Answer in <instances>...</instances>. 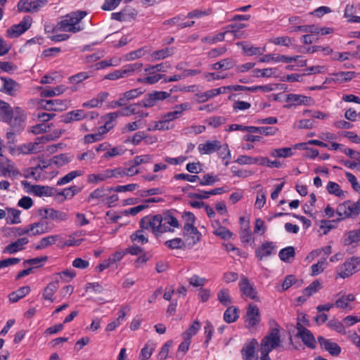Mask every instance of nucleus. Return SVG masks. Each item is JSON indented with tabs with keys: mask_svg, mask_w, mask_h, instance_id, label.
Wrapping results in <instances>:
<instances>
[{
	"mask_svg": "<svg viewBox=\"0 0 360 360\" xmlns=\"http://www.w3.org/2000/svg\"><path fill=\"white\" fill-rule=\"evenodd\" d=\"M62 132L60 131H56L53 134L43 135L37 137L34 142H30L19 146L18 150L19 153L25 155L39 153L43 150V146H41V143H44L50 141H54L59 138Z\"/></svg>",
	"mask_w": 360,
	"mask_h": 360,
	"instance_id": "2",
	"label": "nucleus"
},
{
	"mask_svg": "<svg viewBox=\"0 0 360 360\" xmlns=\"http://www.w3.org/2000/svg\"><path fill=\"white\" fill-rule=\"evenodd\" d=\"M59 288V283L58 281H53L52 282L49 283L47 286L44 288V292H43V297L46 300H49L51 302H53V295L54 293L57 291V290Z\"/></svg>",
	"mask_w": 360,
	"mask_h": 360,
	"instance_id": "37",
	"label": "nucleus"
},
{
	"mask_svg": "<svg viewBox=\"0 0 360 360\" xmlns=\"http://www.w3.org/2000/svg\"><path fill=\"white\" fill-rule=\"evenodd\" d=\"M340 220H342V219L339 217L336 220L321 221L320 228L323 229V234L326 235L331 229L336 228L337 223Z\"/></svg>",
	"mask_w": 360,
	"mask_h": 360,
	"instance_id": "58",
	"label": "nucleus"
},
{
	"mask_svg": "<svg viewBox=\"0 0 360 360\" xmlns=\"http://www.w3.org/2000/svg\"><path fill=\"white\" fill-rule=\"evenodd\" d=\"M83 174V172L81 170H74L69 173H68L66 175L60 178L58 182V186L64 185L66 184L70 183L73 179H75L76 177L80 176Z\"/></svg>",
	"mask_w": 360,
	"mask_h": 360,
	"instance_id": "48",
	"label": "nucleus"
},
{
	"mask_svg": "<svg viewBox=\"0 0 360 360\" xmlns=\"http://www.w3.org/2000/svg\"><path fill=\"white\" fill-rule=\"evenodd\" d=\"M240 233V241L245 244H253L255 243V238L252 236L250 222H246L243 227H241Z\"/></svg>",
	"mask_w": 360,
	"mask_h": 360,
	"instance_id": "34",
	"label": "nucleus"
},
{
	"mask_svg": "<svg viewBox=\"0 0 360 360\" xmlns=\"http://www.w3.org/2000/svg\"><path fill=\"white\" fill-rule=\"evenodd\" d=\"M153 125L148 128L150 131L155 130H160V131H166L170 129H172L174 126L170 124L167 120L164 119L162 116L159 121H156L153 122Z\"/></svg>",
	"mask_w": 360,
	"mask_h": 360,
	"instance_id": "45",
	"label": "nucleus"
},
{
	"mask_svg": "<svg viewBox=\"0 0 360 360\" xmlns=\"http://www.w3.org/2000/svg\"><path fill=\"white\" fill-rule=\"evenodd\" d=\"M30 292V288L29 286H22L18 289L15 292H12L9 294V301L12 303L17 302L21 298L24 297Z\"/></svg>",
	"mask_w": 360,
	"mask_h": 360,
	"instance_id": "42",
	"label": "nucleus"
},
{
	"mask_svg": "<svg viewBox=\"0 0 360 360\" xmlns=\"http://www.w3.org/2000/svg\"><path fill=\"white\" fill-rule=\"evenodd\" d=\"M65 89L64 86H58L53 89H46L41 92L42 97H52L63 94Z\"/></svg>",
	"mask_w": 360,
	"mask_h": 360,
	"instance_id": "52",
	"label": "nucleus"
},
{
	"mask_svg": "<svg viewBox=\"0 0 360 360\" xmlns=\"http://www.w3.org/2000/svg\"><path fill=\"white\" fill-rule=\"evenodd\" d=\"M271 155L274 158H288L292 155L291 148H282L274 149L271 152Z\"/></svg>",
	"mask_w": 360,
	"mask_h": 360,
	"instance_id": "54",
	"label": "nucleus"
},
{
	"mask_svg": "<svg viewBox=\"0 0 360 360\" xmlns=\"http://www.w3.org/2000/svg\"><path fill=\"white\" fill-rule=\"evenodd\" d=\"M52 227L46 221L41 220L30 224V229L32 231L30 236L41 235L49 232Z\"/></svg>",
	"mask_w": 360,
	"mask_h": 360,
	"instance_id": "27",
	"label": "nucleus"
},
{
	"mask_svg": "<svg viewBox=\"0 0 360 360\" xmlns=\"http://www.w3.org/2000/svg\"><path fill=\"white\" fill-rule=\"evenodd\" d=\"M244 319L246 328L257 327L261 321V314L259 307L252 303L249 304L246 309Z\"/></svg>",
	"mask_w": 360,
	"mask_h": 360,
	"instance_id": "8",
	"label": "nucleus"
},
{
	"mask_svg": "<svg viewBox=\"0 0 360 360\" xmlns=\"http://www.w3.org/2000/svg\"><path fill=\"white\" fill-rule=\"evenodd\" d=\"M75 272L70 270H65L54 276L56 281H60V279L64 280L65 282H69L75 276Z\"/></svg>",
	"mask_w": 360,
	"mask_h": 360,
	"instance_id": "60",
	"label": "nucleus"
},
{
	"mask_svg": "<svg viewBox=\"0 0 360 360\" xmlns=\"http://www.w3.org/2000/svg\"><path fill=\"white\" fill-rule=\"evenodd\" d=\"M217 300L224 306L227 307L233 302L228 289L222 288L217 292Z\"/></svg>",
	"mask_w": 360,
	"mask_h": 360,
	"instance_id": "46",
	"label": "nucleus"
},
{
	"mask_svg": "<svg viewBox=\"0 0 360 360\" xmlns=\"http://www.w3.org/2000/svg\"><path fill=\"white\" fill-rule=\"evenodd\" d=\"M174 53V48H165L162 49L157 50L151 53L153 60H160L165 59L169 56H172Z\"/></svg>",
	"mask_w": 360,
	"mask_h": 360,
	"instance_id": "43",
	"label": "nucleus"
},
{
	"mask_svg": "<svg viewBox=\"0 0 360 360\" xmlns=\"http://www.w3.org/2000/svg\"><path fill=\"white\" fill-rule=\"evenodd\" d=\"M141 107L140 102H139L125 107L119 111L121 116H130L137 113L139 108Z\"/></svg>",
	"mask_w": 360,
	"mask_h": 360,
	"instance_id": "59",
	"label": "nucleus"
},
{
	"mask_svg": "<svg viewBox=\"0 0 360 360\" xmlns=\"http://www.w3.org/2000/svg\"><path fill=\"white\" fill-rule=\"evenodd\" d=\"M320 286H321L320 282L319 281L316 280V281H313L309 286L305 288L302 291L304 297L303 298V300H305L306 298L309 297L310 296H311L312 295L316 293L320 288Z\"/></svg>",
	"mask_w": 360,
	"mask_h": 360,
	"instance_id": "51",
	"label": "nucleus"
},
{
	"mask_svg": "<svg viewBox=\"0 0 360 360\" xmlns=\"http://www.w3.org/2000/svg\"><path fill=\"white\" fill-rule=\"evenodd\" d=\"M360 263L359 257H352L346 260L338 269V276L340 278H345L356 273L358 269L357 266Z\"/></svg>",
	"mask_w": 360,
	"mask_h": 360,
	"instance_id": "13",
	"label": "nucleus"
},
{
	"mask_svg": "<svg viewBox=\"0 0 360 360\" xmlns=\"http://www.w3.org/2000/svg\"><path fill=\"white\" fill-rule=\"evenodd\" d=\"M301 58L300 56H288L285 55L280 54H266L264 55L262 58H259V62L260 63H269L271 61H274L275 63H289L292 61H297L298 58Z\"/></svg>",
	"mask_w": 360,
	"mask_h": 360,
	"instance_id": "20",
	"label": "nucleus"
},
{
	"mask_svg": "<svg viewBox=\"0 0 360 360\" xmlns=\"http://www.w3.org/2000/svg\"><path fill=\"white\" fill-rule=\"evenodd\" d=\"M165 75L156 74L137 79V82L143 84H154L158 82Z\"/></svg>",
	"mask_w": 360,
	"mask_h": 360,
	"instance_id": "55",
	"label": "nucleus"
},
{
	"mask_svg": "<svg viewBox=\"0 0 360 360\" xmlns=\"http://www.w3.org/2000/svg\"><path fill=\"white\" fill-rule=\"evenodd\" d=\"M355 77L354 72H339L332 75L331 79L338 83L349 82Z\"/></svg>",
	"mask_w": 360,
	"mask_h": 360,
	"instance_id": "41",
	"label": "nucleus"
},
{
	"mask_svg": "<svg viewBox=\"0 0 360 360\" xmlns=\"http://www.w3.org/2000/svg\"><path fill=\"white\" fill-rule=\"evenodd\" d=\"M318 342L322 349L329 352L332 356H337L341 352V347L336 343L323 336L318 337Z\"/></svg>",
	"mask_w": 360,
	"mask_h": 360,
	"instance_id": "21",
	"label": "nucleus"
},
{
	"mask_svg": "<svg viewBox=\"0 0 360 360\" xmlns=\"http://www.w3.org/2000/svg\"><path fill=\"white\" fill-rule=\"evenodd\" d=\"M165 245L169 249H185L186 248V243L181 238H175L168 240L165 243Z\"/></svg>",
	"mask_w": 360,
	"mask_h": 360,
	"instance_id": "50",
	"label": "nucleus"
},
{
	"mask_svg": "<svg viewBox=\"0 0 360 360\" xmlns=\"http://www.w3.org/2000/svg\"><path fill=\"white\" fill-rule=\"evenodd\" d=\"M176 210H167L161 214L162 227L165 226L167 232H174V229L181 227V224L175 216Z\"/></svg>",
	"mask_w": 360,
	"mask_h": 360,
	"instance_id": "16",
	"label": "nucleus"
},
{
	"mask_svg": "<svg viewBox=\"0 0 360 360\" xmlns=\"http://www.w3.org/2000/svg\"><path fill=\"white\" fill-rule=\"evenodd\" d=\"M219 179L213 174H206L202 179H200L199 184L201 186H212Z\"/></svg>",
	"mask_w": 360,
	"mask_h": 360,
	"instance_id": "64",
	"label": "nucleus"
},
{
	"mask_svg": "<svg viewBox=\"0 0 360 360\" xmlns=\"http://www.w3.org/2000/svg\"><path fill=\"white\" fill-rule=\"evenodd\" d=\"M87 117L83 110H75L67 112L62 116V121L65 123H70L75 121L82 120Z\"/></svg>",
	"mask_w": 360,
	"mask_h": 360,
	"instance_id": "30",
	"label": "nucleus"
},
{
	"mask_svg": "<svg viewBox=\"0 0 360 360\" xmlns=\"http://www.w3.org/2000/svg\"><path fill=\"white\" fill-rule=\"evenodd\" d=\"M276 249L277 246L275 243L265 241L255 250V256L259 261H262L264 258L276 254Z\"/></svg>",
	"mask_w": 360,
	"mask_h": 360,
	"instance_id": "18",
	"label": "nucleus"
},
{
	"mask_svg": "<svg viewBox=\"0 0 360 360\" xmlns=\"http://www.w3.org/2000/svg\"><path fill=\"white\" fill-rule=\"evenodd\" d=\"M32 18L30 15L25 16L22 20L16 25H12L6 31V35L9 38H16L25 32L32 25Z\"/></svg>",
	"mask_w": 360,
	"mask_h": 360,
	"instance_id": "11",
	"label": "nucleus"
},
{
	"mask_svg": "<svg viewBox=\"0 0 360 360\" xmlns=\"http://www.w3.org/2000/svg\"><path fill=\"white\" fill-rule=\"evenodd\" d=\"M170 96L167 91H155L145 95L144 98L140 101V105L144 108H150L156 105L160 101H163Z\"/></svg>",
	"mask_w": 360,
	"mask_h": 360,
	"instance_id": "15",
	"label": "nucleus"
},
{
	"mask_svg": "<svg viewBox=\"0 0 360 360\" xmlns=\"http://www.w3.org/2000/svg\"><path fill=\"white\" fill-rule=\"evenodd\" d=\"M39 214L43 219H50L56 221H65L68 219L66 212L56 210L53 208H44L39 210Z\"/></svg>",
	"mask_w": 360,
	"mask_h": 360,
	"instance_id": "19",
	"label": "nucleus"
},
{
	"mask_svg": "<svg viewBox=\"0 0 360 360\" xmlns=\"http://www.w3.org/2000/svg\"><path fill=\"white\" fill-rule=\"evenodd\" d=\"M161 214L147 215L143 217L139 222L140 228L150 230L156 236L166 233L167 229L162 227Z\"/></svg>",
	"mask_w": 360,
	"mask_h": 360,
	"instance_id": "4",
	"label": "nucleus"
},
{
	"mask_svg": "<svg viewBox=\"0 0 360 360\" xmlns=\"http://www.w3.org/2000/svg\"><path fill=\"white\" fill-rule=\"evenodd\" d=\"M326 189L330 194L334 195L337 197L344 196V191L340 188V185L335 182L329 181L326 186Z\"/></svg>",
	"mask_w": 360,
	"mask_h": 360,
	"instance_id": "53",
	"label": "nucleus"
},
{
	"mask_svg": "<svg viewBox=\"0 0 360 360\" xmlns=\"http://www.w3.org/2000/svg\"><path fill=\"white\" fill-rule=\"evenodd\" d=\"M106 134L103 132V129L99 128V131L96 134H91L84 136V140L86 143H92L102 139L103 135Z\"/></svg>",
	"mask_w": 360,
	"mask_h": 360,
	"instance_id": "62",
	"label": "nucleus"
},
{
	"mask_svg": "<svg viewBox=\"0 0 360 360\" xmlns=\"http://www.w3.org/2000/svg\"><path fill=\"white\" fill-rule=\"evenodd\" d=\"M120 116V111L108 113L103 117L104 125L101 127V129H103V132L107 133L113 127L112 122Z\"/></svg>",
	"mask_w": 360,
	"mask_h": 360,
	"instance_id": "36",
	"label": "nucleus"
},
{
	"mask_svg": "<svg viewBox=\"0 0 360 360\" xmlns=\"http://www.w3.org/2000/svg\"><path fill=\"white\" fill-rule=\"evenodd\" d=\"M59 235H52L42 238L35 245L36 250H42L56 243L59 239Z\"/></svg>",
	"mask_w": 360,
	"mask_h": 360,
	"instance_id": "39",
	"label": "nucleus"
},
{
	"mask_svg": "<svg viewBox=\"0 0 360 360\" xmlns=\"http://www.w3.org/2000/svg\"><path fill=\"white\" fill-rule=\"evenodd\" d=\"M296 329L297 330V336L301 339L306 347L312 349L316 347V341L313 333L306 328L301 322L297 323Z\"/></svg>",
	"mask_w": 360,
	"mask_h": 360,
	"instance_id": "14",
	"label": "nucleus"
},
{
	"mask_svg": "<svg viewBox=\"0 0 360 360\" xmlns=\"http://www.w3.org/2000/svg\"><path fill=\"white\" fill-rule=\"evenodd\" d=\"M40 105L49 111H63L69 107L70 101L66 99L41 100Z\"/></svg>",
	"mask_w": 360,
	"mask_h": 360,
	"instance_id": "17",
	"label": "nucleus"
},
{
	"mask_svg": "<svg viewBox=\"0 0 360 360\" xmlns=\"http://www.w3.org/2000/svg\"><path fill=\"white\" fill-rule=\"evenodd\" d=\"M220 141L218 140L207 141L198 145V149L201 155L212 154L220 148Z\"/></svg>",
	"mask_w": 360,
	"mask_h": 360,
	"instance_id": "24",
	"label": "nucleus"
},
{
	"mask_svg": "<svg viewBox=\"0 0 360 360\" xmlns=\"http://www.w3.org/2000/svg\"><path fill=\"white\" fill-rule=\"evenodd\" d=\"M0 176L10 177L15 179L20 175L19 169L16 167L14 162L7 158L0 155Z\"/></svg>",
	"mask_w": 360,
	"mask_h": 360,
	"instance_id": "9",
	"label": "nucleus"
},
{
	"mask_svg": "<svg viewBox=\"0 0 360 360\" xmlns=\"http://www.w3.org/2000/svg\"><path fill=\"white\" fill-rule=\"evenodd\" d=\"M336 212L342 219L357 217L360 213V199L356 202L345 201L337 207Z\"/></svg>",
	"mask_w": 360,
	"mask_h": 360,
	"instance_id": "5",
	"label": "nucleus"
},
{
	"mask_svg": "<svg viewBox=\"0 0 360 360\" xmlns=\"http://www.w3.org/2000/svg\"><path fill=\"white\" fill-rule=\"evenodd\" d=\"M80 191L81 188L75 185L71 186L69 188H64L61 191H58L56 190V200L63 202L68 198H72Z\"/></svg>",
	"mask_w": 360,
	"mask_h": 360,
	"instance_id": "29",
	"label": "nucleus"
},
{
	"mask_svg": "<svg viewBox=\"0 0 360 360\" xmlns=\"http://www.w3.org/2000/svg\"><path fill=\"white\" fill-rule=\"evenodd\" d=\"M72 156L69 155L66 153H62L53 156L51 158L52 165L57 166L58 167H63L71 162Z\"/></svg>",
	"mask_w": 360,
	"mask_h": 360,
	"instance_id": "44",
	"label": "nucleus"
},
{
	"mask_svg": "<svg viewBox=\"0 0 360 360\" xmlns=\"http://www.w3.org/2000/svg\"><path fill=\"white\" fill-rule=\"evenodd\" d=\"M21 184L24 186L25 188H27V192L37 196H55V198L56 199V189L53 187H50L48 186L31 185L27 181H22Z\"/></svg>",
	"mask_w": 360,
	"mask_h": 360,
	"instance_id": "7",
	"label": "nucleus"
},
{
	"mask_svg": "<svg viewBox=\"0 0 360 360\" xmlns=\"http://www.w3.org/2000/svg\"><path fill=\"white\" fill-rule=\"evenodd\" d=\"M236 65L235 61L230 58L223 59L212 65L211 68L215 70H229Z\"/></svg>",
	"mask_w": 360,
	"mask_h": 360,
	"instance_id": "38",
	"label": "nucleus"
},
{
	"mask_svg": "<svg viewBox=\"0 0 360 360\" xmlns=\"http://www.w3.org/2000/svg\"><path fill=\"white\" fill-rule=\"evenodd\" d=\"M338 298L336 300L334 306L340 309H347L349 307V302H353L355 297L353 294L350 293L347 295L342 294V292L336 295Z\"/></svg>",
	"mask_w": 360,
	"mask_h": 360,
	"instance_id": "33",
	"label": "nucleus"
},
{
	"mask_svg": "<svg viewBox=\"0 0 360 360\" xmlns=\"http://www.w3.org/2000/svg\"><path fill=\"white\" fill-rule=\"evenodd\" d=\"M238 286L243 297H248L256 302L259 301L257 291L250 280L244 276L240 277Z\"/></svg>",
	"mask_w": 360,
	"mask_h": 360,
	"instance_id": "10",
	"label": "nucleus"
},
{
	"mask_svg": "<svg viewBox=\"0 0 360 360\" xmlns=\"http://www.w3.org/2000/svg\"><path fill=\"white\" fill-rule=\"evenodd\" d=\"M340 241L344 246H349L353 243H360V229L345 232Z\"/></svg>",
	"mask_w": 360,
	"mask_h": 360,
	"instance_id": "28",
	"label": "nucleus"
},
{
	"mask_svg": "<svg viewBox=\"0 0 360 360\" xmlns=\"http://www.w3.org/2000/svg\"><path fill=\"white\" fill-rule=\"evenodd\" d=\"M146 138V134L144 131H137L131 137H128L125 141V143H131L134 146L139 145L142 141Z\"/></svg>",
	"mask_w": 360,
	"mask_h": 360,
	"instance_id": "56",
	"label": "nucleus"
},
{
	"mask_svg": "<svg viewBox=\"0 0 360 360\" xmlns=\"http://www.w3.org/2000/svg\"><path fill=\"white\" fill-rule=\"evenodd\" d=\"M8 117L9 120L5 121V122L9 124L12 130L20 132L24 129L27 118L24 110L20 107H15Z\"/></svg>",
	"mask_w": 360,
	"mask_h": 360,
	"instance_id": "6",
	"label": "nucleus"
},
{
	"mask_svg": "<svg viewBox=\"0 0 360 360\" xmlns=\"http://www.w3.org/2000/svg\"><path fill=\"white\" fill-rule=\"evenodd\" d=\"M3 82V90L10 96H13L20 89V85L15 81L10 78L1 77Z\"/></svg>",
	"mask_w": 360,
	"mask_h": 360,
	"instance_id": "31",
	"label": "nucleus"
},
{
	"mask_svg": "<svg viewBox=\"0 0 360 360\" xmlns=\"http://www.w3.org/2000/svg\"><path fill=\"white\" fill-rule=\"evenodd\" d=\"M311 100V97L295 94H288L286 97V102L294 105H309Z\"/></svg>",
	"mask_w": 360,
	"mask_h": 360,
	"instance_id": "32",
	"label": "nucleus"
},
{
	"mask_svg": "<svg viewBox=\"0 0 360 360\" xmlns=\"http://www.w3.org/2000/svg\"><path fill=\"white\" fill-rule=\"evenodd\" d=\"M136 167L137 166L132 163V165L129 168H125L124 169H115L114 170H117L119 174H117V177L122 176H132L139 173V170Z\"/></svg>",
	"mask_w": 360,
	"mask_h": 360,
	"instance_id": "61",
	"label": "nucleus"
},
{
	"mask_svg": "<svg viewBox=\"0 0 360 360\" xmlns=\"http://www.w3.org/2000/svg\"><path fill=\"white\" fill-rule=\"evenodd\" d=\"M182 231L184 241L186 243V245L188 248L193 247L201 239V233L197 229L195 226L184 225Z\"/></svg>",
	"mask_w": 360,
	"mask_h": 360,
	"instance_id": "12",
	"label": "nucleus"
},
{
	"mask_svg": "<svg viewBox=\"0 0 360 360\" xmlns=\"http://www.w3.org/2000/svg\"><path fill=\"white\" fill-rule=\"evenodd\" d=\"M188 108V103H181L180 105H176L174 108V110L173 111L167 112L162 115V116L164 117V119L167 120V122L172 124V121L181 117L183 115V112L186 110Z\"/></svg>",
	"mask_w": 360,
	"mask_h": 360,
	"instance_id": "26",
	"label": "nucleus"
},
{
	"mask_svg": "<svg viewBox=\"0 0 360 360\" xmlns=\"http://www.w3.org/2000/svg\"><path fill=\"white\" fill-rule=\"evenodd\" d=\"M239 310L237 307H229L224 313V320L228 323H231L237 321L239 317Z\"/></svg>",
	"mask_w": 360,
	"mask_h": 360,
	"instance_id": "40",
	"label": "nucleus"
},
{
	"mask_svg": "<svg viewBox=\"0 0 360 360\" xmlns=\"http://www.w3.org/2000/svg\"><path fill=\"white\" fill-rule=\"evenodd\" d=\"M13 108L10 105L0 99V121L4 122L9 120L8 116L12 113Z\"/></svg>",
	"mask_w": 360,
	"mask_h": 360,
	"instance_id": "47",
	"label": "nucleus"
},
{
	"mask_svg": "<svg viewBox=\"0 0 360 360\" xmlns=\"http://www.w3.org/2000/svg\"><path fill=\"white\" fill-rule=\"evenodd\" d=\"M128 77L124 67H122L120 70H115L112 72H110L106 75L104 78L109 80H117L121 78H124Z\"/></svg>",
	"mask_w": 360,
	"mask_h": 360,
	"instance_id": "63",
	"label": "nucleus"
},
{
	"mask_svg": "<svg viewBox=\"0 0 360 360\" xmlns=\"http://www.w3.org/2000/svg\"><path fill=\"white\" fill-rule=\"evenodd\" d=\"M118 172L114 169H106L101 174H91L87 176V181L89 184H98L104 181L111 177H117Z\"/></svg>",
	"mask_w": 360,
	"mask_h": 360,
	"instance_id": "22",
	"label": "nucleus"
},
{
	"mask_svg": "<svg viewBox=\"0 0 360 360\" xmlns=\"http://www.w3.org/2000/svg\"><path fill=\"white\" fill-rule=\"evenodd\" d=\"M85 11H77L67 14L63 18L57 23L56 29L63 32L77 33L83 30V27L79 25L82 20L86 15Z\"/></svg>",
	"mask_w": 360,
	"mask_h": 360,
	"instance_id": "1",
	"label": "nucleus"
},
{
	"mask_svg": "<svg viewBox=\"0 0 360 360\" xmlns=\"http://www.w3.org/2000/svg\"><path fill=\"white\" fill-rule=\"evenodd\" d=\"M200 328V323L198 321H195L192 325L182 334L183 338L191 340Z\"/></svg>",
	"mask_w": 360,
	"mask_h": 360,
	"instance_id": "57",
	"label": "nucleus"
},
{
	"mask_svg": "<svg viewBox=\"0 0 360 360\" xmlns=\"http://www.w3.org/2000/svg\"><path fill=\"white\" fill-rule=\"evenodd\" d=\"M29 243L27 238L23 237L17 239L15 241L6 245L4 250L3 253L14 254L18 251L24 250V245Z\"/></svg>",
	"mask_w": 360,
	"mask_h": 360,
	"instance_id": "25",
	"label": "nucleus"
},
{
	"mask_svg": "<svg viewBox=\"0 0 360 360\" xmlns=\"http://www.w3.org/2000/svg\"><path fill=\"white\" fill-rule=\"evenodd\" d=\"M278 131V129L275 127L249 126V129H248V132L249 133H258L260 134H264L265 136L275 135Z\"/></svg>",
	"mask_w": 360,
	"mask_h": 360,
	"instance_id": "35",
	"label": "nucleus"
},
{
	"mask_svg": "<svg viewBox=\"0 0 360 360\" xmlns=\"http://www.w3.org/2000/svg\"><path fill=\"white\" fill-rule=\"evenodd\" d=\"M257 345L258 342L253 338L243 345L240 351L243 360H257L255 359V348Z\"/></svg>",
	"mask_w": 360,
	"mask_h": 360,
	"instance_id": "23",
	"label": "nucleus"
},
{
	"mask_svg": "<svg viewBox=\"0 0 360 360\" xmlns=\"http://www.w3.org/2000/svg\"><path fill=\"white\" fill-rule=\"evenodd\" d=\"M295 255V248L292 246H288L283 248L278 253V257L281 261L288 262L290 258H294Z\"/></svg>",
	"mask_w": 360,
	"mask_h": 360,
	"instance_id": "49",
	"label": "nucleus"
},
{
	"mask_svg": "<svg viewBox=\"0 0 360 360\" xmlns=\"http://www.w3.org/2000/svg\"><path fill=\"white\" fill-rule=\"evenodd\" d=\"M281 342L280 329L278 327L272 328L262 338L260 343V354L266 358L274 349L280 346Z\"/></svg>",
	"mask_w": 360,
	"mask_h": 360,
	"instance_id": "3",
	"label": "nucleus"
}]
</instances>
